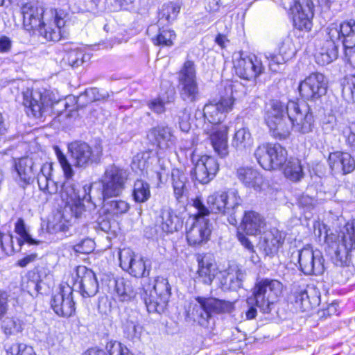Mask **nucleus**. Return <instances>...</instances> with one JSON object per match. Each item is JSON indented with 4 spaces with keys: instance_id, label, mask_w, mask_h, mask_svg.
Returning <instances> with one entry per match:
<instances>
[{
    "instance_id": "1",
    "label": "nucleus",
    "mask_w": 355,
    "mask_h": 355,
    "mask_svg": "<svg viewBox=\"0 0 355 355\" xmlns=\"http://www.w3.org/2000/svg\"><path fill=\"white\" fill-rule=\"evenodd\" d=\"M263 120L271 136L277 140L288 138L293 128L302 134L311 132L315 125L311 107L297 98L289 100L286 105L279 99H270L265 105Z\"/></svg>"
},
{
    "instance_id": "2",
    "label": "nucleus",
    "mask_w": 355,
    "mask_h": 355,
    "mask_svg": "<svg viewBox=\"0 0 355 355\" xmlns=\"http://www.w3.org/2000/svg\"><path fill=\"white\" fill-rule=\"evenodd\" d=\"M337 40H340L343 46L345 62L355 70V19H349L339 24H331L326 28L325 37L320 42V47L315 53V62L321 66L329 64L336 60L339 55ZM343 90L349 92L351 99L355 103V71L344 77Z\"/></svg>"
},
{
    "instance_id": "3",
    "label": "nucleus",
    "mask_w": 355,
    "mask_h": 355,
    "mask_svg": "<svg viewBox=\"0 0 355 355\" xmlns=\"http://www.w3.org/2000/svg\"><path fill=\"white\" fill-rule=\"evenodd\" d=\"M22 26L30 33H37L48 42H57L66 37V21L58 8L49 9L37 1H28L20 6Z\"/></svg>"
},
{
    "instance_id": "4",
    "label": "nucleus",
    "mask_w": 355,
    "mask_h": 355,
    "mask_svg": "<svg viewBox=\"0 0 355 355\" xmlns=\"http://www.w3.org/2000/svg\"><path fill=\"white\" fill-rule=\"evenodd\" d=\"M127 180L125 171L114 164L109 165L104 171L100 182L103 214L107 218V220L114 216L122 215L130 209V205L123 200L106 202L110 198H117L122 194L125 189Z\"/></svg>"
},
{
    "instance_id": "5",
    "label": "nucleus",
    "mask_w": 355,
    "mask_h": 355,
    "mask_svg": "<svg viewBox=\"0 0 355 355\" xmlns=\"http://www.w3.org/2000/svg\"><path fill=\"white\" fill-rule=\"evenodd\" d=\"M206 202L207 206L200 196L193 199L192 206L197 209V212L191 216L193 220L198 222L211 214L218 216L228 214L241 205V198L238 190L230 188L214 191L207 196Z\"/></svg>"
},
{
    "instance_id": "6",
    "label": "nucleus",
    "mask_w": 355,
    "mask_h": 355,
    "mask_svg": "<svg viewBox=\"0 0 355 355\" xmlns=\"http://www.w3.org/2000/svg\"><path fill=\"white\" fill-rule=\"evenodd\" d=\"M21 105L26 115L37 122H44L59 103L53 91L41 87H27L21 92Z\"/></svg>"
},
{
    "instance_id": "7",
    "label": "nucleus",
    "mask_w": 355,
    "mask_h": 355,
    "mask_svg": "<svg viewBox=\"0 0 355 355\" xmlns=\"http://www.w3.org/2000/svg\"><path fill=\"white\" fill-rule=\"evenodd\" d=\"M232 304L216 298L198 297L191 302L187 311V320L197 322L203 327H208L211 313L230 312Z\"/></svg>"
},
{
    "instance_id": "8",
    "label": "nucleus",
    "mask_w": 355,
    "mask_h": 355,
    "mask_svg": "<svg viewBox=\"0 0 355 355\" xmlns=\"http://www.w3.org/2000/svg\"><path fill=\"white\" fill-rule=\"evenodd\" d=\"M178 82L180 86L179 94L183 101L196 103L200 98L197 71L195 62L186 59L177 72Z\"/></svg>"
},
{
    "instance_id": "9",
    "label": "nucleus",
    "mask_w": 355,
    "mask_h": 355,
    "mask_svg": "<svg viewBox=\"0 0 355 355\" xmlns=\"http://www.w3.org/2000/svg\"><path fill=\"white\" fill-rule=\"evenodd\" d=\"M282 291V284L275 279H264L258 282L252 291L253 297L248 299V304L255 303L263 313H269L271 305L277 300Z\"/></svg>"
},
{
    "instance_id": "10",
    "label": "nucleus",
    "mask_w": 355,
    "mask_h": 355,
    "mask_svg": "<svg viewBox=\"0 0 355 355\" xmlns=\"http://www.w3.org/2000/svg\"><path fill=\"white\" fill-rule=\"evenodd\" d=\"M293 30L309 33L313 28L315 5L312 0H292L287 10Z\"/></svg>"
},
{
    "instance_id": "11",
    "label": "nucleus",
    "mask_w": 355,
    "mask_h": 355,
    "mask_svg": "<svg viewBox=\"0 0 355 355\" xmlns=\"http://www.w3.org/2000/svg\"><path fill=\"white\" fill-rule=\"evenodd\" d=\"M68 153L76 168H86L100 162L103 153V146H90L85 141L76 140L67 145Z\"/></svg>"
},
{
    "instance_id": "12",
    "label": "nucleus",
    "mask_w": 355,
    "mask_h": 355,
    "mask_svg": "<svg viewBox=\"0 0 355 355\" xmlns=\"http://www.w3.org/2000/svg\"><path fill=\"white\" fill-rule=\"evenodd\" d=\"M171 288L167 279L163 277H157L155 280L153 290H145L142 293V298L150 313L163 312L171 294Z\"/></svg>"
},
{
    "instance_id": "13",
    "label": "nucleus",
    "mask_w": 355,
    "mask_h": 355,
    "mask_svg": "<svg viewBox=\"0 0 355 355\" xmlns=\"http://www.w3.org/2000/svg\"><path fill=\"white\" fill-rule=\"evenodd\" d=\"M328 83L325 76L320 72H311L300 80L297 87L299 97L306 101H320L327 94Z\"/></svg>"
},
{
    "instance_id": "14",
    "label": "nucleus",
    "mask_w": 355,
    "mask_h": 355,
    "mask_svg": "<svg viewBox=\"0 0 355 355\" xmlns=\"http://www.w3.org/2000/svg\"><path fill=\"white\" fill-rule=\"evenodd\" d=\"M262 61L257 55H248L238 58L233 64V71L239 78L255 81L264 72Z\"/></svg>"
},
{
    "instance_id": "15",
    "label": "nucleus",
    "mask_w": 355,
    "mask_h": 355,
    "mask_svg": "<svg viewBox=\"0 0 355 355\" xmlns=\"http://www.w3.org/2000/svg\"><path fill=\"white\" fill-rule=\"evenodd\" d=\"M327 163L332 175H347L355 171V158L347 150L330 152Z\"/></svg>"
},
{
    "instance_id": "16",
    "label": "nucleus",
    "mask_w": 355,
    "mask_h": 355,
    "mask_svg": "<svg viewBox=\"0 0 355 355\" xmlns=\"http://www.w3.org/2000/svg\"><path fill=\"white\" fill-rule=\"evenodd\" d=\"M235 175L245 187L252 189L257 192L263 191L267 184L266 177L254 166H240L236 169Z\"/></svg>"
},
{
    "instance_id": "17",
    "label": "nucleus",
    "mask_w": 355,
    "mask_h": 355,
    "mask_svg": "<svg viewBox=\"0 0 355 355\" xmlns=\"http://www.w3.org/2000/svg\"><path fill=\"white\" fill-rule=\"evenodd\" d=\"M119 259L121 268L135 277H142L149 275L146 262L141 257H137L129 248L120 250Z\"/></svg>"
},
{
    "instance_id": "18",
    "label": "nucleus",
    "mask_w": 355,
    "mask_h": 355,
    "mask_svg": "<svg viewBox=\"0 0 355 355\" xmlns=\"http://www.w3.org/2000/svg\"><path fill=\"white\" fill-rule=\"evenodd\" d=\"M74 286H78L81 295L84 297L94 296L98 291V283L95 273L84 266L76 269Z\"/></svg>"
},
{
    "instance_id": "19",
    "label": "nucleus",
    "mask_w": 355,
    "mask_h": 355,
    "mask_svg": "<svg viewBox=\"0 0 355 355\" xmlns=\"http://www.w3.org/2000/svg\"><path fill=\"white\" fill-rule=\"evenodd\" d=\"M54 312L62 317H69L75 312L73 289L69 285L62 286L60 291L54 294L51 301Z\"/></svg>"
},
{
    "instance_id": "20",
    "label": "nucleus",
    "mask_w": 355,
    "mask_h": 355,
    "mask_svg": "<svg viewBox=\"0 0 355 355\" xmlns=\"http://www.w3.org/2000/svg\"><path fill=\"white\" fill-rule=\"evenodd\" d=\"M219 171L216 159L208 155H202L198 159L194 168L196 180L202 184H208Z\"/></svg>"
},
{
    "instance_id": "21",
    "label": "nucleus",
    "mask_w": 355,
    "mask_h": 355,
    "mask_svg": "<svg viewBox=\"0 0 355 355\" xmlns=\"http://www.w3.org/2000/svg\"><path fill=\"white\" fill-rule=\"evenodd\" d=\"M294 304L300 311H309L320 303V293L313 286H299L293 291Z\"/></svg>"
},
{
    "instance_id": "22",
    "label": "nucleus",
    "mask_w": 355,
    "mask_h": 355,
    "mask_svg": "<svg viewBox=\"0 0 355 355\" xmlns=\"http://www.w3.org/2000/svg\"><path fill=\"white\" fill-rule=\"evenodd\" d=\"M299 263L306 275H318L323 272V260L319 251L314 252L309 246L299 251Z\"/></svg>"
},
{
    "instance_id": "23",
    "label": "nucleus",
    "mask_w": 355,
    "mask_h": 355,
    "mask_svg": "<svg viewBox=\"0 0 355 355\" xmlns=\"http://www.w3.org/2000/svg\"><path fill=\"white\" fill-rule=\"evenodd\" d=\"M228 132V125L211 127L205 130L214 150L221 158H225L229 155Z\"/></svg>"
},
{
    "instance_id": "24",
    "label": "nucleus",
    "mask_w": 355,
    "mask_h": 355,
    "mask_svg": "<svg viewBox=\"0 0 355 355\" xmlns=\"http://www.w3.org/2000/svg\"><path fill=\"white\" fill-rule=\"evenodd\" d=\"M340 229L336 253L338 257L347 259L349 252L355 250V223H345Z\"/></svg>"
},
{
    "instance_id": "25",
    "label": "nucleus",
    "mask_w": 355,
    "mask_h": 355,
    "mask_svg": "<svg viewBox=\"0 0 355 355\" xmlns=\"http://www.w3.org/2000/svg\"><path fill=\"white\" fill-rule=\"evenodd\" d=\"M53 170V163L46 162L42 165H36V176L40 190L51 196L58 192V187L51 179Z\"/></svg>"
},
{
    "instance_id": "26",
    "label": "nucleus",
    "mask_w": 355,
    "mask_h": 355,
    "mask_svg": "<svg viewBox=\"0 0 355 355\" xmlns=\"http://www.w3.org/2000/svg\"><path fill=\"white\" fill-rule=\"evenodd\" d=\"M285 234L273 228L264 231L260 241L261 248L265 254L274 257L284 243Z\"/></svg>"
},
{
    "instance_id": "27",
    "label": "nucleus",
    "mask_w": 355,
    "mask_h": 355,
    "mask_svg": "<svg viewBox=\"0 0 355 355\" xmlns=\"http://www.w3.org/2000/svg\"><path fill=\"white\" fill-rule=\"evenodd\" d=\"M149 135L159 149H168L175 144L176 138L173 128L167 125H157L151 128Z\"/></svg>"
},
{
    "instance_id": "28",
    "label": "nucleus",
    "mask_w": 355,
    "mask_h": 355,
    "mask_svg": "<svg viewBox=\"0 0 355 355\" xmlns=\"http://www.w3.org/2000/svg\"><path fill=\"white\" fill-rule=\"evenodd\" d=\"M37 159L29 156H24L15 159L13 168L19 179L24 183L28 184L36 176Z\"/></svg>"
},
{
    "instance_id": "29",
    "label": "nucleus",
    "mask_w": 355,
    "mask_h": 355,
    "mask_svg": "<svg viewBox=\"0 0 355 355\" xmlns=\"http://www.w3.org/2000/svg\"><path fill=\"white\" fill-rule=\"evenodd\" d=\"M295 53L294 42L291 37H286L280 43L278 51L276 53L270 54L269 66L273 64H282L290 60Z\"/></svg>"
},
{
    "instance_id": "30",
    "label": "nucleus",
    "mask_w": 355,
    "mask_h": 355,
    "mask_svg": "<svg viewBox=\"0 0 355 355\" xmlns=\"http://www.w3.org/2000/svg\"><path fill=\"white\" fill-rule=\"evenodd\" d=\"M198 277L206 284H211L215 278L218 270L214 259L211 255L198 256Z\"/></svg>"
},
{
    "instance_id": "31",
    "label": "nucleus",
    "mask_w": 355,
    "mask_h": 355,
    "mask_svg": "<svg viewBox=\"0 0 355 355\" xmlns=\"http://www.w3.org/2000/svg\"><path fill=\"white\" fill-rule=\"evenodd\" d=\"M187 239L191 245L207 241L211 234L209 223H187Z\"/></svg>"
},
{
    "instance_id": "32",
    "label": "nucleus",
    "mask_w": 355,
    "mask_h": 355,
    "mask_svg": "<svg viewBox=\"0 0 355 355\" xmlns=\"http://www.w3.org/2000/svg\"><path fill=\"white\" fill-rule=\"evenodd\" d=\"M154 46L159 48H171L177 40L175 31L168 26H158L156 34L151 37Z\"/></svg>"
},
{
    "instance_id": "33",
    "label": "nucleus",
    "mask_w": 355,
    "mask_h": 355,
    "mask_svg": "<svg viewBox=\"0 0 355 355\" xmlns=\"http://www.w3.org/2000/svg\"><path fill=\"white\" fill-rule=\"evenodd\" d=\"M281 170L284 177L292 182H299L304 176L301 160L297 157H291L278 169Z\"/></svg>"
},
{
    "instance_id": "34",
    "label": "nucleus",
    "mask_w": 355,
    "mask_h": 355,
    "mask_svg": "<svg viewBox=\"0 0 355 355\" xmlns=\"http://www.w3.org/2000/svg\"><path fill=\"white\" fill-rule=\"evenodd\" d=\"M107 97L108 95L101 94L96 87L87 89L77 97L75 110L78 111L91 105L94 102L104 101Z\"/></svg>"
},
{
    "instance_id": "35",
    "label": "nucleus",
    "mask_w": 355,
    "mask_h": 355,
    "mask_svg": "<svg viewBox=\"0 0 355 355\" xmlns=\"http://www.w3.org/2000/svg\"><path fill=\"white\" fill-rule=\"evenodd\" d=\"M261 223H239L236 226L237 237L242 245L251 252H254V246L251 242L245 238L246 235L253 236L261 232ZM263 228V227H262Z\"/></svg>"
},
{
    "instance_id": "36",
    "label": "nucleus",
    "mask_w": 355,
    "mask_h": 355,
    "mask_svg": "<svg viewBox=\"0 0 355 355\" xmlns=\"http://www.w3.org/2000/svg\"><path fill=\"white\" fill-rule=\"evenodd\" d=\"M187 178L182 170L179 168L172 170L171 184L173 189L174 196L178 202H181L183 197L187 195Z\"/></svg>"
},
{
    "instance_id": "37",
    "label": "nucleus",
    "mask_w": 355,
    "mask_h": 355,
    "mask_svg": "<svg viewBox=\"0 0 355 355\" xmlns=\"http://www.w3.org/2000/svg\"><path fill=\"white\" fill-rule=\"evenodd\" d=\"M203 117L206 121L211 124V127L227 125L223 123V120L225 119V115L214 104V101H209L205 104L203 109Z\"/></svg>"
},
{
    "instance_id": "38",
    "label": "nucleus",
    "mask_w": 355,
    "mask_h": 355,
    "mask_svg": "<svg viewBox=\"0 0 355 355\" xmlns=\"http://www.w3.org/2000/svg\"><path fill=\"white\" fill-rule=\"evenodd\" d=\"M116 297L121 302L129 301L135 296L132 283L124 278H119L114 282Z\"/></svg>"
},
{
    "instance_id": "39",
    "label": "nucleus",
    "mask_w": 355,
    "mask_h": 355,
    "mask_svg": "<svg viewBox=\"0 0 355 355\" xmlns=\"http://www.w3.org/2000/svg\"><path fill=\"white\" fill-rule=\"evenodd\" d=\"M270 171L278 170L288 158L286 147L277 142H270Z\"/></svg>"
},
{
    "instance_id": "40",
    "label": "nucleus",
    "mask_w": 355,
    "mask_h": 355,
    "mask_svg": "<svg viewBox=\"0 0 355 355\" xmlns=\"http://www.w3.org/2000/svg\"><path fill=\"white\" fill-rule=\"evenodd\" d=\"M270 142H263L257 146L254 152L257 164L268 171H270Z\"/></svg>"
},
{
    "instance_id": "41",
    "label": "nucleus",
    "mask_w": 355,
    "mask_h": 355,
    "mask_svg": "<svg viewBox=\"0 0 355 355\" xmlns=\"http://www.w3.org/2000/svg\"><path fill=\"white\" fill-rule=\"evenodd\" d=\"M132 197L136 202H146L150 197V187L144 180L137 179L135 181L132 189Z\"/></svg>"
},
{
    "instance_id": "42",
    "label": "nucleus",
    "mask_w": 355,
    "mask_h": 355,
    "mask_svg": "<svg viewBox=\"0 0 355 355\" xmlns=\"http://www.w3.org/2000/svg\"><path fill=\"white\" fill-rule=\"evenodd\" d=\"M85 200L88 201L91 203V208L94 209L96 207V202L91 196L90 193H87L83 198H77L70 205V210L71 216L75 218H80L82 216H85L87 209H86L83 202Z\"/></svg>"
},
{
    "instance_id": "43",
    "label": "nucleus",
    "mask_w": 355,
    "mask_h": 355,
    "mask_svg": "<svg viewBox=\"0 0 355 355\" xmlns=\"http://www.w3.org/2000/svg\"><path fill=\"white\" fill-rule=\"evenodd\" d=\"M180 11V6L176 3L170 1L163 4L158 12V22L164 20L167 24H171L177 19Z\"/></svg>"
},
{
    "instance_id": "44",
    "label": "nucleus",
    "mask_w": 355,
    "mask_h": 355,
    "mask_svg": "<svg viewBox=\"0 0 355 355\" xmlns=\"http://www.w3.org/2000/svg\"><path fill=\"white\" fill-rule=\"evenodd\" d=\"M252 141V139L249 130L247 128H241L234 132L232 145L237 149H243L250 146Z\"/></svg>"
},
{
    "instance_id": "45",
    "label": "nucleus",
    "mask_w": 355,
    "mask_h": 355,
    "mask_svg": "<svg viewBox=\"0 0 355 355\" xmlns=\"http://www.w3.org/2000/svg\"><path fill=\"white\" fill-rule=\"evenodd\" d=\"M55 153L58 162L62 170L64 178L66 180L73 179L74 171L72 164L69 162L66 155L60 149L59 147H55Z\"/></svg>"
},
{
    "instance_id": "46",
    "label": "nucleus",
    "mask_w": 355,
    "mask_h": 355,
    "mask_svg": "<svg viewBox=\"0 0 355 355\" xmlns=\"http://www.w3.org/2000/svg\"><path fill=\"white\" fill-rule=\"evenodd\" d=\"M43 285L44 283L40 280V276L33 273L27 277L26 281L23 284V288L33 297L42 292Z\"/></svg>"
},
{
    "instance_id": "47",
    "label": "nucleus",
    "mask_w": 355,
    "mask_h": 355,
    "mask_svg": "<svg viewBox=\"0 0 355 355\" xmlns=\"http://www.w3.org/2000/svg\"><path fill=\"white\" fill-rule=\"evenodd\" d=\"M236 98L231 91L230 93H220L218 101L214 103L225 115L233 110Z\"/></svg>"
},
{
    "instance_id": "48",
    "label": "nucleus",
    "mask_w": 355,
    "mask_h": 355,
    "mask_svg": "<svg viewBox=\"0 0 355 355\" xmlns=\"http://www.w3.org/2000/svg\"><path fill=\"white\" fill-rule=\"evenodd\" d=\"M123 329L125 336L130 340L138 339L141 334L142 327L136 320L127 319Z\"/></svg>"
},
{
    "instance_id": "49",
    "label": "nucleus",
    "mask_w": 355,
    "mask_h": 355,
    "mask_svg": "<svg viewBox=\"0 0 355 355\" xmlns=\"http://www.w3.org/2000/svg\"><path fill=\"white\" fill-rule=\"evenodd\" d=\"M83 51L77 48L66 51L62 60L71 67H78L83 62Z\"/></svg>"
},
{
    "instance_id": "50",
    "label": "nucleus",
    "mask_w": 355,
    "mask_h": 355,
    "mask_svg": "<svg viewBox=\"0 0 355 355\" xmlns=\"http://www.w3.org/2000/svg\"><path fill=\"white\" fill-rule=\"evenodd\" d=\"M2 329L6 335H15L22 331V324L18 319L7 318L3 322Z\"/></svg>"
},
{
    "instance_id": "51",
    "label": "nucleus",
    "mask_w": 355,
    "mask_h": 355,
    "mask_svg": "<svg viewBox=\"0 0 355 355\" xmlns=\"http://www.w3.org/2000/svg\"><path fill=\"white\" fill-rule=\"evenodd\" d=\"M6 355H36L33 349L22 343H13L6 349Z\"/></svg>"
},
{
    "instance_id": "52",
    "label": "nucleus",
    "mask_w": 355,
    "mask_h": 355,
    "mask_svg": "<svg viewBox=\"0 0 355 355\" xmlns=\"http://www.w3.org/2000/svg\"><path fill=\"white\" fill-rule=\"evenodd\" d=\"M41 230L44 234H64L68 231V225L65 223H42Z\"/></svg>"
},
{
    "instance_id": "53",
    "label": "nucleus",
    "mask_w": 355,
    "mask_h": 355,
    "mask_svg": "<svg viewBox=\"0 0 355 355\" xmlns=\"http://www.w3.org/2000/svg\"><path fill=\"white\" fill-rule=\"evenodd\" d=\"M15 231L20 236L19 239V244L22 245L23 243H28L29 244H39L40 241L33 239L29 233L27 232L24 223H16Z\"/></svg>"
},
{
    "instance_id": "54",
    "label": "nucleus",
    "mask_w": 355,
    "mask_h": 355,
    "mask_svg": "<svg viewBox=\"0 0 355 355\" xmlns=\"http://www.w3.org/2000/svg\"><path fill=\"white\" fill-rule=\"evenodd\" d=\"M168 101H166L160 97H156L150 99L147 103L148 107L156 114H163L166 112V104Z\"/></svg>"
},
{
    "instance_id": "55",
    "label": "nucleus",
    "mask_w": 355,
    "mask_h": 355,
    "mask_svg": "<svg viewBox=\"0 0 355 355\" xmlns=\"http://www.w3.org/2000/svg\"><path fill=\"white\" fill-rule=\"evenodd\" d=\"M106 348L110 355H132L125 346L117 341L107 343Z\"/></svg>"
},
{
    "instance_id": "56",
    "label": "nucleus",
    "mask_w": 355,
    "mask_h": 355,
    "mask_svg": "<svg viewBox=\"0 0 355 355\" xmlns=\"http://www.w3.org/2000/svg\"><path fill=\"white\" fill-rule=\"evenodd\" d=\"M94 249V242L92 239H86L73 246V250L77 253L89 254Z\"/></svg>"
},
{
    "instance_id": "57",
    "label": "nucleus",
    "mask_w": 355,
    "mask_h": 355,
    "mask_svg": "<svg viewBox=\"0 0 355 355\" xmlns=\"http://www.w3.org/2000/svg\"><path fill=\"white\" fill-rule=\"evenodd\" d=\"M260 214L254 211L250 210L245 211L241 222H262Z\"/></svg>"
},
{
    "instance_id": "58",
    "label": "nucleus",
    "mask_w": 355,
    "mask_h": 355,
    "mask_svg": "<svg viewBox=\"0 0 355 355\" xmlns=\"http://www.w3.org/2000/svg\"><path fill=\"white\" fill-rule=\"evenodd\" d=\"M8 295L6 292H0V320L7 313L8 309Z\"/></svg>"
},
{
    "instance_id": "59",
    "label": "nucleus",
    "mask_w": 355,
    "mask_h": 355,
    "mask_svg": "<svg viewBox=\"0 0 355 355\" xmlns=\"http://www.w3.org/2000/svg\"><path fill=\"white\" fill-rule=\"evenodd\" d=\"M12 47L11 40L6 36L1 35L0 37V53H6L10 51Z\"/></svg>"
},
{
    "instance_id": "60",
    "label": "nucleus",
    "mask_w": 355,
    "mask_h": 355,
    "mask_svg": "<svg viewBox=\"0 0 355 355\" xmlns=\"http://www.w3.org/2000/svg\"><path fill=\"white\" fill-rule=\"evenodd\" d=\"M315 214V209L313 207H306L302 209V214L299 218L300 221L304 220L305 222L309 221Z\"/></svg>"
},
{
    "instance_id": "61",
    "label": "nucleus",
    "mask_w": 355,
    "mask_h": 355,
    "mask_svg": "<svg viewBox=\"0 0 355 355\" xmlns=\"http://www.w3.org/2000/svg\"><path fill=\"white\" fill-rule=\"evenodd\" d=\"M214 42L222 49H225L226 43L230 42V40L227 38V35L218 33L215 37Z\"/></svg>"
},
{
    "instance_id": "62",
    "label": "nucleus",
    "mask_w": 355,
    "mask_h": 355,
    "mask_svg": "<svg viewBox=\"0 0 355 355\" xmlns=\"http://www.w3.org/2000/svg\"><path fill=\"white\" fill-rule=\"evenodd\" d=\"M37 255L35 254H29L23 259L18 260L17 264L20 267H26L28 263L35 261Z\"/></svg>"
},
{
    "instance_id": "63",
    "label": "nucleus",
    "mask_w": 355,
    "mask_h": 355,
    "mask_svg": "<svg viewBox=\"0 0 355 355\" xmlns=\"http://www.w3.org/2000/svg\"><path fill=\"white\" fill-rule=\"evenodd\" d=\"M346 144L353 150L355 151V132L350 131L345 137Z\"/></svg>"
},
{
    "instance_id": "64",
    "label": "nucleus",
    "mask_w": 355,
    "mask_h": 355,
    "mask_svg": "<svg viewBox=\"0 0 355 355\" xmlns=\"http://www.w3.org/2000/svg\"><path fill=\"white\" fill-rule=\"evenodd\" d=\"M58 342V334L55 331L49 332L46 336V343L49 346H54Z\"/></svg>"
}]
</instances>
